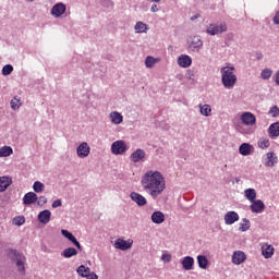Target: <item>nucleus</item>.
I'll list each match as a JSON object with an SVG mask.
<instances>
[{"mask_svg":"<svg viewBox=\"0 0 279 279\" xmlns=\"http://www.w3.org/2000/svg\"><path fill=\"white\" fill-rule=\"evenodd\" d=\"M142 186L146 193H149L153 199H156L159 195L165 193V189H167V182L165 181V177L159 171H147L142 177Z\"/></svg>","mask_w":279,"mask_h":279,"instance_id":"1","label":"nucleus"},{"mask_svg":"<svg viewBox=\"0 0 279 279\" xmlns=\"http://www.w3.org/2000/svg\"><path fill=\"white\" fill-rule=\"evenodd\" d=\"M7 258L16 267V270L21 276L27 274V257L22 252H19L15 248L7 250Z\"/></svg>","mask_w":279,"mask_h":279,"instance_id":"2","label":"nucleus"},{"mask_svg":"<svg viewBox=\"0 0 279 279\" xmlns=\"http://www.w3.org/2000/svg\"><path fill=\"white\" fill-rule=\"evenodd\" d=\"M221 82L225 88H234L236 84V74L234 73V66H223L220 70Z\"/></svg>","mask_w":279,"mask_h":279,"instance_id":"3","label":"nucleus"},{"mask_svg":"<svg viewBox=\"0 0 279 279\" xmlns=\"http://www.w3.org/2000/svg\"><path fill=\"white\" fill-rule=\"evenodd\" d=\"M226 32H228V24L226 22L209 24L206 28V34L209 36H217Z\"/></svg>","mask_w":279,"mask_h":279,"instance_id":"4","label":"nucleus"},{"mask_svg":"<svg viewBox=\"0 0 279 279\" xmlns=\"http://www.w3.org/2000/svg\"><path fill=\"white\" fill-rule=\"evenodd\" d=\"M189 49L194 53H199L202 47H204V41L201 36H193L187 39Z\"/></svg>","mask_w":279,"mask_h":279,"instance_id":"5","label":"nucleus"},{"mask_svg":"<svg viewBox=\"0 0 279 279\" xmlns=\"http://www.w3.org/2000/svg\"><path fill=\"white\" fill-rule=\"evenodd\" d=\"M128 151V144H125V141L119 140L111 144V154L114 156H123Z\"/></svg>","mask_w":279,"mask_h":279,"instance_id":"6","label":"nucleus"},{"mask_svg":"<svg viewBox=\"0 0 279 279\" xmlns=\"http://www.w3.org/2000/svg\"><path fill=\"white\" fill-rule=\"evenodd\" d=\"M90 155V146H88V143L83 142L76 147V156L78 158H88Z\"/></svg>","mask_w":279,"mask_h":279,"instance_id":"7","label":"nucleus"},{"mask_svg":"<svg viewBox=\"0 0 279 279\" xmlns=\"http://www.w3.org/2000/svg\"><path fill=\"white\" fill-rule=\"evenodd\" d=\"M145 156H147L145 154V151L142 148H137L135 151H133L130 155V160H131V162H134L135 165L137 162H145Z\"/></svg>","mask_w":279,"mask_h":279,"instance_id":"8","label":"nucleus"},{"mask_svg":"<svg viewBox=\"0 0 279 279\" xmlns=\"http://www.w3.org/2000/svg\"><path fill=\"white\" fill-rule=\"evenodd\" d=\"M133 243L134 241H125L123 239H118L116 240L113 247H116V250H121L122 252H125L132 248Z\"/></svg>","mask_w":279,"mask_h":279,"instance_id":"9","label":"nucleus"},{"mask_svg":"<svg viewBox=\"0 0 279 279\" xmlns=\"http://www.w3.org/2000/svg\"><path fill=\"white\" fill-rule=\"evenodd\" d=\"M64 12H66V4L59 2L52 7L50 14L56 19H60Z\"/></svg>","mask_w":279,"mask_h":279,"instance_id":"10","label":"nucleus"},{"mask_svg":"<svg viewBox=\"0 0 279 279\" xmlns=\"http://www.w3.org/2000/svg\"><path fill=\"white\" fill-rule=\"evenodd\" d=\"M250 209L252 213H255V214L265 213V203L260 199H255L251 202Z\"/></svg>","mask_w":279,"mask_h":279,"instance_id":"11","label":"nucleus"},{"mask_svg":"<svg viewBox=\"0 0 279 279\" xmlns=\"http://www.w3.org/2000/svg\"><path fill=\"white\" fill-rule=\"evenodd\" d=\"M38 202V194L35 192H28L23 197L24 206H32V204H36Z\"/></svg>","mask_w":279,"mask_h":279,"instance_id":"12","label":"nucleus"},{"mask_svg":"<svg viewBox=\"0 0 279 279\" xmlns=\"http://www.w3.org/2000/svg\"><path fill=\"white\" fill-rule=\"evenodd\" d=\"M241 121L244 125H256V116L252 112H244L241 116Z\"/></svg>","mask_w":279,"mask_h":279,"instance_id":"13","label":"nucleus"},{"mask_svg":"<svg viewBox=\"0 0 279 279\" xmlns=\"http://www.w3.org/2000/svg\"><path fill=\"white\" fill-rule=\"evenodd\" d=\"M178 64L182 69H189V66H191V64H193V59L187 54H181L178 58Z\"/></svg>","mask_w":279,"mask_h":279,"instance_id":"14","label":"nucleus"},{"mask_svg":"<svg viewBox=\"0 0 279 279\" xmlns=\"http://www.w3.org/2000/svg\"><path fill=\"white\" fill-rule=\"evenodd\" d=\"M130 197L132 202L137 204V206H147V198H145V196L141 195L140 193L132 192Z\"/></svg>","mask_w":279,"mask_h":279,"instance_id":"15","label":"nucleus"},{"mask_svg":"<svg viewBox=\"0 0 279 279\" xmlns=\"http://www.w3.org/2000/svg\"><path fill=\"white\" fill-rule=\"evenodd\" d=\"M236 221H239V214L236 211H228L225 215L226 226H232V223H236Z\"/></svg>","mask_w":279,"mask_h":279,"instance_id":"16","label":"nucleus"},{"mask_svg":"<svg viewBox=\"0 0 279 279\" xmlns=\"http://www.w3.org/2000/svg\"><path fill=\"white\" fill-rule=\"evenodd\" d=\"M246 258L247 257L245 256V253L243 251H235L232 255V264L241 265L242 263H245Z\"/></svg>","mask_w":279,"mask_h":279,"instance_id":"17","label":"nucleus"},{"mask_svg":"<svg viewBox=\"0 0 279 279\" xmlns=\"http://www.w3.org/2000/svg\"><path fill=\"white\" fill-rule=\"evenodd\" d=\"M181 265L185 271H191L195 265V259L192 256H185L181 260Z\"/></svg>","mask_w":279,"mask_h":279,"instance_id":"18","label":"nucleus"},{"mask_svg":"<svg viewBox=\"0 0 279 279\" xmlns=\"http://www.w3.org/2000/svg\"><path fill=\"white\" fill-rule=\"evenodd\" d=\"M12 184V177H0V193H5L8 187Z\"/></svg>","mask_w":279,"mask_h":279,"instance_id":"19","label":"nucleus"},{"mask_svg":"<svg viewBox=\"0 0 279 279\" xmlns=\"http://www.w3.org/2000/svg\"><path fill=\"white\" fill-rule=\"evenodd\" d=\"M39 223L47 225L51 221V211L49 209H45L38 214L37 217Z\"/></svg>","mask_w":279,"mask_h":279,"instance_id":"20","label":"nucleus"},{"mask_svg":"<svg viewBox=\"0 0 279 279\" xmlns=\"http://www.w3.org/2000/svg\"><path fill=\"white\" fill-rule=\"evenodd\" d=\"M252 151H254V146L250 143H243L239 147V154L241 156H251Z\"/></svg>","mask_w":279,"mask_h":279,"instance_id":"21","label":"nucleus"},{"mask_svg":"<svg viewBox=\"0 0 279 279\" xmlns=\"http://www.w3.org/2000/svg\"><path fill=\"white\" fill-rule=\"evenodd\" d=\"M276 165H278V156H276V153H267L266 167H276Z\"/></svg>","mask_w":279,"mask_h":279,"instance_id":"22","label":"nucleus"},{"mask_svg":"<svg viewBox=\"0 0 279 279\" xmlns=\"http://www.w3.org/2000/svg\"><path fill=\"white\" fill-rule=\"evenodd\" d=\"M268 134L270 138H278L279 136V122H274L268 128Z\"/></svg>","mask_w":279,"mask_h":279,"instance_id":"23","label":"nucleus"},{"mask_svg":"<svg viewBox=\"0 0 279 279\" xmlns=\"http://www.w3.org/2000/svg\"><path fill=\"white\" fill-rule=\"evenodd\" d=\"M110 119H111V123H113V125H121V123H123V116L121 113H119V111H112L109 114Z\"/></svg>","mask_w":279,"mask_h":279,"instance_id":"24","label":"nucleus"},{"mask_svg":"<svg viewBox=\"0 0 279 279\" xmlns=\"http://www.w3.org/2000/svg\"><path fill=\"white\" fill-rule=\"evenodd\" d=\"M150 219L153 223H157V225L165 223V214H162V211H155L151 214Z\"/></svg>","mask_w":279,"mask_h":279,"instance_id":"25","label":"nucleus"},{"mask_svg":"<svg viewBox=\"0 0 279 279\" xmlns=\"http://www.w3.org/2000/svg\"><path fill=\"white\" fill-rule=\"evenodd\" d=\"M76 274L81 276V278H87L89 277L93 272H90V268L86 267L85 265H81L76 268Z\"/></svg>","mask_w":279,"mask_h":279,"instance_id":"26","label":"nucleus"},{"mask_svg":"<svg viewBox=\"0 0 279 279\" xmlns=\"http://www.w3.org/2000/svg\"><path fill=\"white\" fill-rule=\"evenodd\" d=\"M61 256H63V258H73V256H77V250L75 247L64 248Z\"/></svg>","mask_w":279,"mask_h":279,"instance_id":"27","label":"nucleus"},{"mask_svg":"<svg viewBox=\"0 0 279 279\" xmlns=\"http://www.w3.org/2000/svg\"><path fill=\"white\" fill-rule=\"evenodd\" d=\"M14 154V149L11 146H3L0 148V158H8V156H12Z\"/></svg>","mask_w":279,"mask_h":279,"instance_id":"28","label":"nucleus"},{"mask_svg":"<svg viewBox=\"0 0 279 279\" xmlns=\"http://www.w3.org/2000/svg\"><path fill=\"white\" fill-rule=\"evenodd\" d=\"M196 259L201 269H208V258L205 255H198Z\"/></svg>","mask_w":279,"mask_h":279,"instance_id":"29","label":"nucleus"},{"mask_svg":"<svg viewBox=\"0 0 279 279\" xmlns=\"http://www.w3.org/2000/svg\"><path fill=\"white\" fill-rule=\"evenodd\" d=\"M244 196L248 202H255L256 201V190L250 187L244 191Z\"/></svg>","mask_w":279,"mask_h":279,"instance_id":"30","label":"nucleus"},{"mask_svg":"<svg viewBox=\"0 0 279 279\" xmlns=\"http://www.w3.org/2000/svg\"><path fill=\"white\" fill-rule=\"evenodd\" d=\"M262 254L265 258H271L274 256V246L271 245L262 246Z\"/></svg>","mask_w":279,"mask_h":279,"instance_id":"31","label":"nucleus"},{"mask_svg":"<svg viewBox=\"0 0 279 279\" xmlns=\"http://www.w3.org/2000/svg\"><path fill=\"white\" fill-rule=\"evenodd\" d=\"M199 112L203 117H210L213 114V108H210V105H199Z\"/></svg>","mask_w":279,"mask_h":279,"instance_id":"32","label":"nucleus"},{"mask_svg":"<svg viewBox=\"0 0 279 279\" xmlns=\"http://www.w3.org/2000/svg\"><path fill=\"white\" fill-rule=\"evenodd\" d=\"M136 34H146L147 33V24L143 22H137L134 27Z\"/></svg>","mask_w":279,"mask_h":279,"instance_id":"33","label":"nucleus"},{"mask_svg":"<svg viewBox=\"0 0 279 279\" xmlns=\"http://www.w3.org/2000/svg\"><path fill=\"white\" fill-rule=\"evenodd\" d=\"M156 62H158V59H156L151 56H147L145 59L146 69H154V65L156 64Z\"/></svg>","mask_w":279,"mask_h":279,"instance_id":"34","label":"nucleus"},{"mask_svg":"<svg viewBox=\"0 0 279 279\" xmlns=\"http://www.w3.org/2000/svg\"><path fill=\"white\" fill-rule=\"evenodd\" d=\"M33 191L36 193H43L45 191V183L35 181L33 184Z\"/></svg>","mask_w":279,"mask_h":279,"instance_id":"35","label":"nucleus"},{"mask_svg":"<svg viewBox=\"0 0 279 279\" xmlns=\"http://www.w3.org/2000/svg\"><path fill=\"white\" fill-rule=\"evenodd\" d=\"M271 75H274V71L269 68H266V69L262 70V72H260L262 80H269L271 77Z\"/></svg>","mask_w":279,"mask_h":279,"instance_id":"36","label":"nucleus"},{"mask_svg":"<svg viewBox=\"0 0 279 279\" xmlns=\"http://www.w3.org/2000/svg\"><path fill=\"white\" fill-rule=\"evenodd\" d=\"M242 221L243 223H240L239 230L240 232H247L251 228L250 220H247V218H243Z\"/></svg>","mask_w":279,"mask_h":279,"instance_id":"37","label":"nucleus"},{"mask_svg":"<svg viewBox=\"0 0 279 279\" xmlns=\"http://www.w3.org/2000/svg\"><path fill=\"white\" fill-rule=\"evenodd\" d=\"M257 145L260 149H267V147H269L271 144L269 142V138L262 137L259 138Z\"/></svg>","mask_w":279,"mask_h":279,"instance_id":"38","label":"nucleus"},{"mask_svg":"<svg viewBox=\"0 0 279 279\" xmlns=\"http://www.w3.org/2000/svg\"><path fill=\"white\" fill-rule=\"evenodd\" d=\"M12 71H14V66H12V64H7L2 68V75H12Z\"/></svg>","mask_w":279,"mask_h":279,"instance_id":"39","label":"nucleus"},{"mask_svg":"<svg viewBox=\"0 0 279 279\" xmlns=\"http://www.w3.org/2000/svg\"><path fill=\"white\" fill-rule=\"evenodd\" d=\"M268 114H270V117H272L274 119L279 117V108L277 105L272 106L269 111Z\"/></svg>","mask_w":279,"mask_h":279,"instance_id":"40","label":"nucleus"},{"mask_svg":"<svg viewBox=\"0 0 279 279\" xmlns=\"http://www.w3.org/2000/svg\"><path fill=\"white\" fill-rule=\"evenodd\" d=\"M11 108L12 110H19V108H21V100L19 98H13L11 100Z\"/></svg>","mask_w":279,"mask_h":279,"instance_id":"41","label":"nucleus"},{"mask_svg":"<svg viewBox=\"0 0 279 279\" xmlns=\"http://www.w3.org/2000/svg\"><path fill=\"white\" fill-rule=\"evenodd\" d=\"M23 223H25V217L24 216H16L13 219V225L14 226H23Z\"/></svg>","mask_w":279,"mask_h":279,"instance_id":"42","label":"nucleus"},{"mask_svg":"<svg viewBox=\"0 0 279 279\" xmlns=\"http://www.w3.org/2000/svg\"><path fill=\"white\" fill-rule=\"evenodd\" d=\"M61 234H62V236H64L65 239H68V241H71V240H73V239L75 238V235H73V234L71 233V231L65 230V229H62V230H61Z\"/></svg>","mask_w":279,"mask_h":279,"instance_id":"43","label":"nucleus"},{"mask_svg":"<svg viewBox=\"0 0 279 279\" xmlns=\"http://www.w3.org/2000/svg\"><path fill=\"white\" fill-rule=\"evenodd\" d=\"M70 242L73 243V245H75V247L78 248L80 252H82L83 247L82 244H80V241H77V238L74 236Z\"/></svg>","mask_w":279,"mask_h":279,"instance_id":"44","label":"nucleus"},{"mask_svg":"<svg viewBox=\"0 0 279 279\" xmlns=\"http://www.w3.org/2000/svg\"><path fill=\"white\" fill-rule=\"evenodd\" d=\"M70 242L73 243V245H75V247L78 248L80 252H82L83 247L82 244H80V241H77V238L74 236Z\"/></svg>","mask_w":279,"mask_h":279,"instance_id":"45","label":"nucleus"},{"mask_svg":"<svg viewBox=\"0 0 279 279\" xmlns=\"http://www.w3.org/2000/svg\"><path fill=\"white\" fill-rule=\"evenodd\" d=\"M44 204H47V198L46 196H39L37 198V206H43Z\"/></svg>","mask_w":279,"mask_h":279,"instance_id":"46","label":"nucleus"},{"mask_svg":"<svg viewBox=\"0 0 279 279\" xmlns=\"http://www.w3.org/2000/svg\"><path fill=\"white\" fill-rule=\"evenodd\" d=\"M161 260L163 263H171V254H162Z\"/></svg>","mask_w":279,"mask_h":279,"instance_id":"47","label":"nucleus"},{"mask_svg":"<svg viewBox=\"0 0 279 279\" xmlns=\"http://www.w3.org/2000/svg\"><path fill=\"white\" fill-rule=\"evenodd\" d=\"M60 206H62V199H56L52 203V208H60Z\"/></svg>","mask_w":279,"mask_h":279,"instance_id":"48","label":"nucleus"},{"mask_svg":"<svg viewBox=\"0 0 279 279\" xmlns=\"http://www.w3.org/2000/svg\"><path fill=\"white\" fill-rule=\"evenodd\" d=\"M272 22L275 25H279V11L276 12L275 16L272 17Z\"/></svg>","mask_w":279,"mask_h":279,"instance_id":"49","label":"nucleus"},{"mask_svg":"<svg viewBox=\"0 0 279 279\" xmlns=\"http://www.w3.org/2000/svg\"><path fill=\"white\" fill-rule=\"evenodd\" d=\"M86 279H99V277L97 276V274L92 272Z\"/></svg>","mask_w":279,"mask_h":279,"instance_id":"50","label":"nucleus"},{"mask_svg":"<svg viewBox=\"0 0 279 279\" xmlns=\"http://www.w3.org/2000/svg\"><path fill=\"white\" fill-rule=\"evenodd\" d=\"M150 12H158V5L153 4L151 8H150Z\"/></svg>","mask_w":279,"mask_h":279,"instance_id":"51","label":"nucleus"},{"mask_svg":"<svg viewBox=\"0 0 279 279\" xmlns=\"http://www.w3.org/2000/svg\"><path fill=\"white\" fill-rule=\"evenodd\" d=\"M187 77H189V80H193V77H194L193 71H191V70L187 71Z\"/></svg>","mask_w":279,"mask_h":279,"instance_id":"52","label":"nucleus"},{"mask_svg":"<svg viewBox=\"0 0 279 279\" xmlns=\"http://www.w3.org/2000/svg\"><path fill=\"white\" fill-rule=\"evenodd\" d=\"M196 19H199V14H196V15L192 16L191 21H195Z\"/></svg>","mask_w":279,"mask_h":279,"instance_id":"53","label":"nucleus"},{"mask_svg":"<svg viewBox=\"0 0 279 279\" xmlns=\"http://www.w3.org/2000/svg\"><path fill=\"white\" fill-rule=\"evenodd\" d=\"M257 60H263V53H259Z\"/></svg>","mask_w":279,"mask_h":279,"instance_id":"54","label":"nucleus"},{"mask_svg":"<svg viewBox=\"0 0 279 279\" xmlns=\"http://www.w3.org/2000/svg\"><path fill=\"white\" fill-rule=\"evenodd\" d=\"M153 3H160V0H151Z\"/></svg>","mask_w":279,"mask_h":279,"instance_id":"55","label":"nucleus"},{"mask_svg":"<svg viewBox=\"0 0 279 279\" xmlns=\"http://www.w3.org/2000/svg\"><path fill=\"white\" fill-rule=\"evenodd\" d=\"M26 1H28V3H34V0H26Z\"/></svg>","mask_w":279,"mask_h":279,"instance_id":"56","label":"nucleus"},{"mask_svg":"<svg viewBox=\"0 0 279 279\" xmlns=\"http://www.w3.org/2000/svg\"><path fill=\"white\" fill-rule=\"evenodd\" d=\"M236 130H238L239 132H242L241 129H239V126L236 128Z\"/></svg>","mask_w":279,"mask_h":279,"instance_id":"57","label":"nucleus"}]
</instances>
